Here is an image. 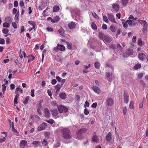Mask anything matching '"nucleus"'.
<instances>
[{
  "instance_id": "nucleus-1",
  "label": "nucleus",
  "mask_w": 148,
  "mask_h": 148,
  "mask_svg": "<svg viewBox=\"0 0 148 148\" xmlns=\"http://www.w3.org/2000/svg\"><path fill=\"white\" fill-rule=\"evenodd\" d=\"M62 136L64 139L69 140L72 138V136L70 130L69 129L65 128L61 130Z\"/></svg>"
},
{
  "instance_id": "nucleus-2",
  "label": "nucleus",
  "mask_w": 148,
  "mask_h": 148,
  "mask_svg": "<svg viewBox=\"0 0 148 148\" xmlns=\"http://www.w3.org/2000/svg\"><path fill=\"white\" fill-rule=\"evenodd\" d=\"M87 130L86 128H82L78 130L76 134L77 138L79 139H82L83 137V134L85 133Z\"/></svg>"
},
{
  "instance_id": "nucleus-3",
  "label": "nucleus",
  "mask_w": 148,
  "mask_h": 148,
  "mask_svg": "<svg viewBox=\"0 0 148 148\" xmlns=\"http://www.w3.org/2000/svg\"><path fill=\"white\" fill-rule=\"evenodd\" d=\"M133 22L131 20H127L125 22H122V23L123 25V27L126 29L127 28L128 25L130 27L135 26L136 24L134 23H133Z\"/></svg>"
},
{
  "instance_id": "nucleus-4",
  "label": "nucleus",
  "mask_w": 148,
  "mask_h": 148,
  "mask_svg": "<svg viewBox=\"0 0 148 148\" xmlns=\"http://www.w3.org/2000/svg\"><path fill=\"white\" fill-rule=\"evenodd\" d=\"M58 110L60 113H62L63 112L65 113L68 112L67 108L62 105H60L58 106Z\"/></svg>"
},
{
  "instance_id": "nucleus-5",
  "label": "nucleus",
  "mask_w": 148,
  "mask_h": 148,
  "mask_svg": "<svg viewBox=\"0 0 148 148\" xmlns=\"http://www.w3.org/2000/svg\"><path fill=\"white\" fill-rule=\"evenodd\" d=\"M106 104L108 106H111L114 104V101L113 99L111 97H108L106 100Z\"/></svg>"
},
{
  "instance_id": "nucleus-6",
  "label": "nucleus",
  "mask_w": 148,
  "mask_h": 148,
  "mask_svg": "<svg viewBox=\"0 0 148 148\" xmlns=\"http://www.w3.org/2000/svg\"><path fill=\"white\" fill-rule=\"evenodd\" d=\"M108 18L109 20L112 23H117V22L116 21L114 16L112 13H110L107 14Z\"/></svg>"
},
{
  "instance_id": "nucleus-7",
  "label": "nucleus",
  "mask_w": 148,
  "mask_h": 148,
  "mask_svg": "<svg viewBox=\"0 0 148 148\" xmlns=\"http://www.w3.org/2000/svg\"><path fill=\"white\" fill-rule=\"evenodd\" d=\"M47 124L45 123H42L38 127V130L39 131H41L44 130L47 127Z\"/></svg>"
},
{
  "instance_id": "nucleus-8",
  "label": "nucleus",
  "mask_w": 148,
  "mask_h": 148,
  "mask_svg": "<svg viewBox=\"0 0 148 148\" xmlns=\"http://www.w3.org/2000/svg\"><path fill=\"white\" fill-rule=\"evenodd\" d=\"M51 112L52 115L54 118L57 119L59 117V116L58 115V112L56 109L52 110Z\"/></svg>"
},
{
  "instance_id": "nucleus-9",
  "label": "nucleus",
  "mask_w": 148,
  "mask_h": 148,
  "mask_svg": "<svg viewBox=\"0 0 148 148\" xmlns=\"http://www.w3.org/2000/svg\"><path fill=\"white\" fill-rule=\"evenodd\" d=\"M27 145V141L25 140H21L20 143V147L21 148H24Z\"/></svg>"
},
{
  "instance_id": "nucleus-10",
  "label": "nucleus",
  "mask_w": 148,
  "mask_h": 148,
  "mask_svg": "<svg viewBox=\"0 0 148 148\" xmlns=\"http://www.w3.org/2000/svg\"><path fill=\"white\" fill-rule=\"evenodd\" d=\"M126 92V91H124V100L125 103H127L129 101V95H128L125 93Z\"/></svg>"
},
{
  "instance_id": "nucleus-11",
  "label": "nucleus",
  "mask_w": 148,
  "mask_h": 148,
  "mask_svg": "<svg viewBox=\"0 0 148 148\" xmlns=\"http://www.w3.org/2000/svg\"><path fill=\"white\" fill-rule=\"evenodd\" d=\"M44 113L45 117L47 118H49L50 116V113L49 109L47 108H45Z\"/></svg>"
},
{
  "instance_id": "nucleus-12",
  "label": "nucleus",
  "mask_w": 148,
  "mask_h": 148,
  "mask_svg": "<svg viewBox=\"0 0 148 148\" xmlns=\"http://www.w3.org/2000/svg\"><path fill=\"white\" fill-rule=\"evenodd\" d=\"M93 90L97 93L99 94L101 92L100 89L98 87L96 86H93L92 87Z\"/></svg>"
},
{
  "instance_id": "nucleus-13",
  "label": "nucleus",
  "mask_w": 148,
  "mask_h": 148,
  "mask_svg": "<svg viewBox=\"0 0 148 148\" xmlns=\"http://www.w3.org/2000/svg\"><path fill=\"white\" fill-rule=\"evenodd\" d=\"M112 8L114 11L116 12H117L119 10V6L117 4H114L112 5Z\"/></svg>"
},
{
  "instance_id": "nucleus-14",
  "label": "nucleus",
  "mask_w": 148,
  "mask_h": 148,
  "mask_svg": "<svg viewBox=\"0 0 148 148\" xmlns=\"http://www.w3.org/2000/svg\"><path fill=\"white\" fill-rule=\"evenodd\" d=\"M60 98L63 100L66 99L67 97L66 94L63 92H60L59 94Z\"/></svg>"
},
{
  "instance_id": "nucleus-15",
  "label": "nucleus",
  "mask_w": 148,
  "mask_h": 148,
  "mask_svg": "<svg viewBox=\"0 0 148 148\" xmlns=\"http://www.w3.org/2000/svg\"><path fill=\"white\" fill-rule=\"evenodd\" d=\"M138 57L140 60H143L145 59L146 55L143 53H141L139 54Z\"/></svg>"
},
{
  "instance_id": "nucleus-16",
  "label": "nucleus",
  "mask_w": 148,
  "mask_h": 148,
  "mask_svg": "<svg viewBox=\"0 0 148 148\" xmlns=\"http://www.w3.org/2000/svg\"><path fill=\"white\" fill-rule=\"evenodd\" d=\"M63 86V84H57L56 86V93L57 95L58 93L60 91L61 88Z\"/></svg>"
},
{
  "instance_id": "nucleus-17",
  "label": "nucleus",
  "mask_w": 148,
  "mask_h": 148,
  "mask_svg": "<svg viewBox=\"0 0 148 148\" xmlns=\"http://www.w3.org/2000/svg\"><path fill=\"white\" fill-rule=\"evenodd\" d=\"M133 50L131 49H129L126 50L125 53L128 55H132L133 54Z\"/></svg>"
},
{
  "instance_id": "nucleus-18",
  "label": "nucleus",
  "mask_w": 148,
  "mask_h": 148,
  "mask_svg": "<svg viewBox=\"0 0 148 148\" xmlns=\"http://www.w3.org/2000/svg\"><path fill=\"white\" fill-rule=\"evenodd\" d=\"M107 140L108 142L110 141L112 139V134L111 133L109 132L106 136Z\"/></svg>"
},
{
  "instance_id": "nucleus-19",
  "label": "nucleus",
  "mask_w": 148,
  "mask_h": 148,
  "mask_svg": "<svg viewBox=\"0 0 148 148\" xmlns=\"http://www.w3.org/2000/svg\"><path fill=\"white\" fill-rule=\"evenodd\" d=\"M76 26V24L74 22H72L70 23L68 25V27L70 29H73Z\"/></svg>"
},
{
  "instance_id": "nucleus-20",
  "label": "nucleus",
  "mask_w": 148,
  "mask_h": 148,
  "mask_svg": "<svg viewBox=\"0 0 148 148\" xmlns=\"http://www.w3.org/2000/svg\"><path fill=\"white\" fill-rule=\"evenodd\" d=\"M58 32L61 35L63 36H65V34L64 31L62 27H61L58 30Z\"/></svg>"
},
{
  "instance_id": "nucleus-21",
  "label": "nucleus",
  "mask_w": 148,
  "mask_h": 148,
  "mask_svg": "<svg viewBox=\"0 0 148 148\" xmlns=\"http://www.w3.org/2000/svg\"><path fill=\"white\" fill-rule=\"evenodd\" d=\"M103 38V41L104 40L105 41L108 42H110L111 41V39L110 37H109L108 36H105Z\"/></svg>"
},
{
  "instance_id": "nucleus-22",
  "label": "nucleus",
  "mask_w": 148,
  "mask_h": 148,
  "mask_svg": "<svg viewBox=\"0 0 148 148\" xmlns=\"http://www.w3.org/2000/svg\"><path fill=\"white\" fill-rule=\"evenodd\" d=\"M109 29L112 32H114L116 30V27L113 25H111L109 27Z\"/></svg>"
},
{
  "instance_id": "nucleus-23",
  "label": "nucleus",
  "mask_w": 148,
  "mask_h": 148,
  "mask_svg": "<svg viewBox=\"0 0 148 148\" xmlns=\"http://www.w3.org/2000/svg\"><path fill=\"white\" fill-rule=\"evenodd\" d=\"M138 22L142 25L143 27L147 25V22L145 20H141L140 19L138 20Z\"/></svg>"
},
{
  "instance_id": "nucleus-24",
  "label": "nucleus",
  "mask_w": 148,
  "mask_h": 148,
  "mask_svg": "<svg viewBox=\"0 0 148 148\" xmlns=\"http://www.w3.org/2000/svg\"><path fill=\"white\" fill-rule=\"evenodd\" d=\"M58 49L61 51H63L65 50V47L63 45H59V44H58Z\"/></svg>"
},
{
  "instance_id": "nucleus-25",
  "label": "nucleus",
  "mask_w": 148,
  "mask_h": 148,
  "mask_svg": "<svg viewBox=\"0 0 148 148\" xmlns=\"http://www.w3.org/2000/svg\"><path fill=\"white\" fill-rule=\"evenodd\" d=\"M27 58L28 62H30L33 61L35 59L34 57L32 55L28 56H27Z\"/></svg>"
},
{
  "instance_id": "nucleus-26",
  "label": "nucleus",
  "mask_w": 148,
  "mask_h": 148,
  "mask_svg": "<svg viewBox=\"0 0 148 148\" xmlns=\"http://www.w3.org/2000/svg\"><path fill=\"white\" fill-rule=\"evenodd\" d=\"M144 42H143L140 38H139L138 39V45L140 46H141L144 45Z\"/></svg>"
},
{
  "instance_id": "nucleus-27",
  "label": "nucleus",
  "mask_w": 148,
  "mask_h": 148,
  "mask_svg": "<svg viewBox=\"0 0 148 148\" xmlns=\"http://www.w3.org/2000/svg\"><path fill=\"white\" fill-rule=\"evenodd\" d=\"M19 14L17 13L14 17L15 21L16 23H18L19 21Z\"/></svg>"
},
{
  "instance_id": "nucleus-28",
  "label": "nucleus",
  "mask_w": 148,
  "mask_h": 148,
  "mask_svg": "<svg viewBox=\"0 0 148 148\" xmlns=\"http://www.w3.org/2000/svg\"><path fill=\"white\" fill-rule=\"evenodd\" d=\"M60 9L59 6L56 5L53 8V12H56L58 11Z\"/></svg>"
},
{
  "instance_id": "nucleus-29",
  "label": "nucleus",
  "mask_w": 148,
  "mask_h": 148,
  "mask_svg": "<svg viewBox=\"0 0 148 148\" xmlns=\"http://www.w3.org/2000/svg\"><path fill=\"white\" fill-rule=\"evenodd\" d=\"M92 140L94 142H97L98 140V137L96 135H94L92 138Z\"/></svg>"
},
{
  "instance_id": "nucleus-30",
  "label": "nucleus",
  "mask_w": 148,
  "mask_h": 148,
  "mask_svg": "<svg viewBox=\"0 0 148 148\" xmlns=\"http://www.w3.org/2000/svg\"><path fill=\"white\" fill-rule=\"evenodd\" d=\"M99 38L100 40H103L104 37L105 36L103 33H99Z\"/></svg>"
},
{
  "instance_id": "nucleus-31",
  "label": "nucleus",
  "mask_w": 148,
  "mask_h": 148,
  "mask_svg": "<svg viewBox=\"0 0 148 148\" xmlns=\"http://www.w3.org/2000/svg\"><path fill=\"white\" fill-rule=\"evenodd\" d=\"M66 43L67 45V49L69 50L71 49L72 48L71 47L72 44L67 41L66 42Z\"/></svg>"
},
{
  "instance_id": "nucleus-32",
  "label": "nucleus",
  "mask_w": 148,
  "mask_h": 148,
  "mask_svg": "<svg viewBox=\"0 0 148 148\" xmlns=\"http://www.w3.org/2000/svg\"><path fill=\"white\" fill-rule=\"evenodd\" d=\"M106 76L107 78V80L108 81H111L112 79L111 78H110V73L107 72L106 73Z\"/></svg>"
},
{
  "instance_id": "nucleus-33",
  "label": "nucleus",
  "mask_w": 148,
  "mask_h": 148,
  "mask_svg": "<svg viewBox=\"0 0 148 148\" xmlns=\"http://www.w3.org/2000/svg\"><path fill=\"white\" fill-rule=\"evenodd\" d=\"M141 67V65L140 64H137L134 66V68L135 70H137L140 69Z\"/></svg>"
},
{
  "instance_id": "nucleus-34",
  "label": "nucleus",
  "mask_w": 148,
  "mask_h": 148,
  "mask_svg": "<svg viewBox=\"0 0 148 148\" xmlns=\"http://www.w3.org/2000/svg\"><path fill=\"white\" fill-rule=\"evenodd\" d=\"M92 28L94 30H96L97 29V27L94 22H92L91 24Z\"/></svg>"
},
{
  "instance_id": "nucleus-35",
  "label": "nucleus",
  "mask_w": 148,
  "mask_h": 148,
  "mask_svg": "<svg viewBox=\"0 0 148 148\" xmlns=\"http://www.w3.org/2000/svg\"><path fill=\"white\" fill-rule=\"evenodd\" d=\"M33 144L36 147H38L40 144V143L38 141H34L33 142Z\"/></svg>"
},
{
  "instance_id": "nucleus-36",
  "label": "nucleus",
  "mask_w": 148,
  "mask_h": 148,
  "mask_svg": "<svg viewBox=\"0 0 148 148\" xmlns=\"http://www.w3.org/2000/svg\"><path fill=\"white\" fill-rule=\"evenodd\" d=\"M29 96H27L26 97L25 100L23 102V103L24 104H27L28 103V101L29 99Z\"/></svg>"
},
{
  "instance_id": "nucleus-37",
  "label": "nucleus",
  "mask_w": 148,
  "mask_h": 148,
  "mask_svg": "<svg viewBox=\"0 0 148 148\" xmlns=\"http://www.w3.org/2000/svg\"><path fill=\"white\" fill-rule=\"evenodd\" d=\"M108 18L105 15L103 16V21L107 23H108L109 22Z\"/></svg>"
},
{
  "instance_id": "nucleus-38",
  "label": "nucleus",
  "mask_w": 148,
  "mask_h": 148,
  "mask_svg": "<svg viewBox=\"0 0 148 148\" xmlns=\"http://www.w3.org/2000/svg\"><path fill=\"white\" fill-rule=\"evenodd\" d=\"M28 23L29 24L33 26L32 27H33L35 28L36 24L33 21L32 22L31 21H28Z\"/></svg>"
},
{
  "instance_id": "nucleus-39",
  "label": "nucleus",
  "mask_w": 148,
  "mask_h": 148,
  "mask_svg": "<svg viewBox=\"0 0 148 148\" xmlns=\"http://www.w3.org/2000/svg\"><path fill=\"white\" fill-rule=\"evenodd\" d=\"M55 23H57L60 20V17L59 16H56L54 17V18Z\"/></svg>"
},
{
  "instance_id": "nucleus-40",
  "label": "nucleus",
  "mask_w": 148,
  "mask_h": 148,
  "mask_svg": "<svg viewBox=\"0 0 148 148\" xmlns=\"http://www.w3.org/2000/svg\"><path fill=\"white\" fill-rule=\"evenodd\" d=\"M129 0H122V3L124 6H126Z\"/></svg>"
},
{
  "instance_id": "nucleus-41",
  "label": "nucleus",
  "mask_w": 148,
  "mask_h": 148,
  "mask_svg": "<svg viewBox=\"0 0 148 148\" xmlns=\"http://www.w3.org/2000/svg\"><path fill=\"white\" fill-rule=\"evenodd\" d=\"M9 31L8 29L7 28H4L2 30L3 33L4 34H7Z\"/></svg>"
},
{
  "instance_id": "nucleus-42",
  "label": "nucleus",
  "mask_w": 148,
  "mask_h": 148,
  "mask_svg": "<svg viewBox=\"0 0 148 148\" xmlns=\"http://www.w3.org/2000/svg\"><path fill=\"white\" fill-rule=\"evenodd\" d=\"M3 88H2V92L3 94H4V92L5 91L6 89V86L5 85V84H4L2 85Z\"/></svg>"
},
{
  "instance_id": "nucleus-43",
  "label": "nucleus",
  "mask_w": 148,
  "mask_h": 148,
  "mask_svg": "<svg viewBox=\"0 0 148 148\" xmlns=\"http://www.w3.org/2000/svg\"><path fill=\"white\" fill-rule=\"evenodd\" d=\"M10 26L9 23L7 22H5L3 24V26L4 27H10Z\"/></svg>"
},
{
  "instance_id": "nucleus-44",
  "label": "nucleus",
  "mask_w": 148,
  "mask_h": 148,
  "mask_svg": "<svg viewBox=\"0 0 148 148\" xmlns=\"http://www.w3.org/2000/svg\"><path fill=\"white\" fill-rule=\"evenodd\" d=\"M12 131L13 132H14L15 133H18V132L15 129L14 127V125L13 124V123H12Z\"/></svg>"
},
{
  "instance_id": "nucleus-45",
  "label": "nucleus",
  "mask_w": 148,
  "mask_h": 148,
  "mask_svg": "<svg viewBox=\"0 0 148 148\" xmlns=\"http://www.w3.org/2000/svg\"><path fill=\"white\" fill-rule=\"evenodd\" d=\"M95 66L97 69H99L100 66V64L98 62H96L95 64Z\"/></svg>"
},
{
  "instance_id": "nucleus-46",
  "label": "nucleus",
  "mask_w": 148,
  "mask_h": 148,
  "mask_svg": "<svg viewBox=\"0 0 148 148\" xmlns=\"http://www.w3.org/2000/svg\"><path fill=\"white\" fill-rule=\"evenodd\" d=\"M46 121L48 123L52 124L53 123L54 121L53 119H51L47 120Z\"/></svg>"
},
{
  "instance_id": "nucleus-47",
  "label": "nucleus",
  "mask_w": 148,
  "mask_h": 148,
  "mask_svg": "<svg viewBox=\"0 0 148 148\" xmlns=\"http://www.w3.org/2000/svg\"><path fill=\"white\" fill-rule=\"evenodd\" d=\"M7 135H6L5 137H3V138H0V143L2 142L5 141L6 140V138L7 137Z\"/></svg>"
},
{
  "instance_id": "nucleus-48",
  "label": "nucleus",
  "mask_w": 148,
  "mask_h": 148,
  "mask_svg": "<svg viewBox=\"0 0 148 148\" xmlns=\"http://www.w3.org/2000/svg\"><path fill=\"white\" fill-rule=\"evenodd\" d=\"M127 108L126 107H125L123 108V114L125 115L127 112Z\"/></svg>"
},
{
  "instance_id": "nucleus-49",
  "label": "nucleus",
  "mask_w": 148,
  "mask_h": 148,
  "mask_svg": "<svg viewBox=\"0 0 148 148\" xmlns=\"http://www.w3.org/2000/svg\"><path fill=\"white\" fill-rule=\"evenodd\" d=\"M42 143L43 145H44L45 146L47 145V143L46 139H44L42 142Z\"/></svg>"
},
{
  "instance_id": "nucleus-50",
  "label": "nucleus",
  "mask_w": 148,
  "mask_h": 148,
  "mask_svg": "<svg viewBox=\"0 0 148 148\" xmlns=\"http://www.w3.org/2000/svg\"><path fill=\"white\" fill-rule=\"evenodd\" d=\"M130 107L131 109H133L134 108V103L133 101H131L130 104Z\"/></svg>"
},
{
  "instance_id": "nucleus-51",
  "label": "nucleus",
  "mask_w": 148,
  "mask_h": 148,
  "mask_svg": "<svg viewBox=\"0 0 148 148\" xmlns=\"http://www.w3.org/2000/svg\"><path fill=\"white\" fill-rule=\"evenodd\" d=\"M51 105L55 107L56 106H57L58 107V105L57 104V103L56 101H53L51 103Z\"/></svg>"
},
{
  "instance_id": "nucleus-52",
  "label": "nucleus",
  "mask_w": 148,
  "mask_h": 148,
  "mask_svg": "<svg viewBox=\"0 0 148 148\" xmlns=\"http://www.w3.org/2000/svg\"><path fill=\"white\" fill-rule=\"evenodd\" d=\"M92 16L95 18H99V16L95 12H92Z\"/></svg>"
},
{
  "instance_id": "nucleus-53",
  "label": "nucleus",
  "mask_w": 148,
  "mask_h": 148,
  "mask_svg": "<svg viewBox=\"0 0 148 148\" xmlns=\"http://www.w3.org/2000/svg\"><path fill=\"white\" fill-rule=\"evenodd\" d=\"M129 20H131V19H133L134 20H136L137 19V18H134L132 15H130L129 17Z\"/></svg>"
},
{
  "instance_id": "nucleus-54",
  "label": "nucleus",
  "mask_w": 148,
  "mask_h": 148,
  "mask_svg": "<svg viewBox=\"0 0 148 148\" xmlns=\"http://www.w3.org/2000/svg\"><path fill=\"white\" fill-rule=\"evenodd\" d=\"M19 91L21 93H23V90L19 88H16V92Z\"/></svg>"
},
{
  "instance_id": "nucleus-55",
  "label": "nucleus",
  "mask_w": 148,
  "mask_h": 148,
  "mask_svg": "<svg viewBox=\"0 0 148 148\" xmlns=\"http://www.w3.org/2000/svg\"><path fill=\"white\" fill-rule=\"evenodd\" d=\"M147 25L143 27V32L144 33L147 32Z\"/></svg>"
},
{
  "instance_id": "nucleus-56",
  "label": "nucleus",
  "mask_w": 148,
  "mask_h": 148,
  "mask_svg": "<svg viewBox=\"0 0 148 148\" xmlns=\"http://www.w3.org/2000/svg\"><path fill=\"white\" fill-rule=\"evenodd\" d=\"M13 27L15 29H16L17 28V25L15 22H13L12 23Z\"/></svg>"
},
{
  "instance_id": "nucleus-57",
  "label": "nucleus",
  "mask_w": 148,
  "mask_h": 148,
  "mask_svg": "<svg viewBox=\"0 0 148 148\" xmlns=\"http://www.w3.org/2000/svg\"><path fill=\"white\" fill-rule=\"evenodd\" d=\"M31 96L32 97H34L35 95H34V89H32L31 90Z\"/></svg>"
},
{
  "instance_id": "nucleus-58",
  "label": "nucleus",
  "mask_w": 148,
  "mask_h": 148,
  "mask_svg": "<svg viewBox=\"0 0 148 148\" xmlns=\"http://www.w3.org/2000/svg\"><path fill=\"white\" fill-rule=\"evenodd\" d=\"M10 89L13 90L15 88V85L14 84H11L10 85Z\"/></svg>"
},
{
  "instance_id": "nucleus-59",
  "label": "nucleus",
  "mask_w": 148,
  "mask_h": 148,
  "mask_svg": "<svg viewBox=\"0 0 148 148\" xmlns=\"http://www.w3.org/2000/svg\"><path fill=\"white\" fill-rule=\"evenodd\" d=\"M48 21H51L52 23H55L54 19H53L51 17H49L47 18Z\"/></svg>"
},
{
  "instance_id": "nucleus-60",
  "label": "nucleus",
  "mask_w": 148,
  "mask_h": 148,
  "mask_svg": "<svg viewBox=\"0 0 148 148\" xmlns=\"http://www.w3.org/2000/svg\"><path fill=\"white\" fill-rule=\"evenodd\" d=\"M5 43V41L3 38H0V44H4Z\"/></svg>"
},
{
  "instance_id": "nucleus-61",
  "label": "nucleus",
  "mask_w": 148,
  "mask_h": 148,
  "mask_svg": "<svg viewBox=\"0 0 148 148\" xmlns=\"http://www.w3.org/2000/svg\"><path fill=\"white\" fill-rule=\"evenodd\" d=\"M5 19L6 21L8 22H10L11 21V18L9 16H7L5 18Z\"/></svg>"
},
{
  "instance_id": "nucleus-62",
  "label": "nucleus",
  "mask_w": 148,
  "mask_h": 148,
  "mask_svg": "<svg viewBox=\"0 0 148 148\" xmlns=\"http://www.w3.org/2000/svg\"><path fill=\"white\" fill-rule=\"evenodd\" d=\"M89 106V103L87 101H86L85 102L84 104V107H88Z\"/></svg>"
},
{
  "instance_id": "nucleus-63",
  "label": "nucleus",
  "mask_w": 148,
  "mask_h": 148,
  "mask_svg": "<svg viewBox=\"0 0 148 148\" xmlns=\"http://www.w3.org/2000/svg\"><path fill=\"white\" fill-rule=\"evenodd\" d=\"M117 48L119 50H121L122 49V47L119 44H118L117 45Z\"/></svg>"
},
{
  "instance_id": "nucleus-64",
  "label": "nucleus",
  "mask_w": 148,
  "mask_h": 148,
  "mask_svg": "<svg viewBox=\"0 0 148 148\" xmlns=\"http://www.w3.org/2000/svg\"><path fill=\"white\" fill-rule=\"evenodd\" d=\"M102 28L103 29L105 30L106 29H107V25L105 24H103L102 26Z\"/></svg>"
}]
</instances>
